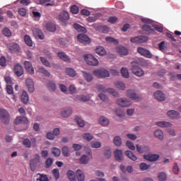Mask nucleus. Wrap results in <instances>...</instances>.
Returning <instances> with one entry per match:
<instances>
[{
  "mask_svg": "<svg viewBox=\"0 0 181 181\" xmlns=\"http://www.w3.org/2000/svg\"><path fill=\"white\" fill-rule=\"evenodd\" d=\"M173 172L175 173V175H179V166L176 163H174L173 164Z\"/></svg>",
  "mask_w": 181,
  "mask_h": 181,
  "instance_id": "69168bd1",
  "label": "nucleus"
},
{
  "mask_svg": "<svg viewBox=\"0 0 181 181\" xmlns=\"http://www.w3.org/2000/svg\"><path fill=\"white\" fill-rule=\"evenodd\" d=\"M113 142L116 146H121L122 144V142L121 141V137L119 136H117L114 138Z\"/></svg>",
  "mask_w": 181,
  "mask_h": 181,
  "instance_id": "c03bdc74",
  "label": "nucleus"
},
{
  "mask_svg": "<svg viewBox=\"0 0 181 181\" xmlns=\"http://www.w3.org/2000/svg\"><path fill=\"white\" fill-rule=\"evenodd\" d=\"M83 78L88 82V83H91L93 81V74L88 73V72H83Z\"/></svg>",
  "mask_w": 181,
  "mask_h": 181,
  "instance_id": "c85d7f7f",
  "label": "nucleus"
},
{
  "mask_svg": "<svg viewBox=\"0 0 181 181\" xmlns=\"http://www.w3.org/2000/svg\"><path fill=\"white\" fill-rule=\"evenodd\" d=\"M115 160L117 162H121L124 159V156L122 155V150H116L114 152Z\"/></svg>",
  "mask_w": 181,
  "mask_h": 181,
  "instance_id": "6ab92c4d",
  "label": "nucleus"
},
{
  "mask_svg": "<svg viewBox=\"0 0 181 181\" xmlns=\"http://www.w3.org/2000/svg\"><path fill=\"white\" fill-rule=\"evenodd\" d=\"M25 84L29 93H35V83L32 78H27Z\"/></svg>",
  "mask_w": 181,
  "mask_h": 181,
  "instance_id": "9b49d317",
  "label": "nucleus"
},
{
  "mask_svg": "<svg viewBox=\"0 0 181 181\" xmlns=\"http://www.w3.org/2000/svg\"><path fill=\"white\" fill-rule=\"evenodd\" d=\"M40 61L46 67H50V62L45 57H40Z\"/></svg>",
  "mask_w": 181,
  "mask_h": 181,
  "instance_id": "3c124183",
  "label": "nucleus"
},
{
  "mask_svg": "<svg viewBox=\"0 0 181 181\" xmlns=\"http://www.w3.org/2000/svg\"><path fill=\"white\" fill-rule=\"evenodd\" d=\"M58 57L63 60L64 62H66L67 63H70V57L67 56L64 52H58L57 53Z\"/></svg>",
  "mask_w": 181,
  "mask_h": 181,
  "instance_id": "5701e85b",
  "label": "nucleus"
},
{
  "mask_svg": "<svg viewBox=\"0 0 181 181\" xmlns=\"http://www.w3.org/2000/svg\"><path fill=\"white\" fill-rule=\"evenodd\" d=\"M127 146L129 148V149H131V151H135V146L134 145V143H132L130 141H127L126 142Z\"/></svg>",
  "mask_w": 181,
  "mask_h": 181,
  "instance_id": "680f3d73",
  "label": "nucleus"
},
{
  "mask_svg": "<svg viewBox=\"0 0 181 181\" xmlns=\"http://www.w3.org/2000/svg\"><path fill=\"white\" fill-rule=\"evenodd\" d=\"M47 88L50 91H54V90H56V84L52 81H49L47 83Z\"/></svg>",
  "mask_w": 181,
  "mask_h": 181,
  "instance_id": "5fc2aeb1",
  "label": "nucleus"
},
{
  "mask_svg": "<svg viewBox=\"0 0 181 181\" xmlns=\"http://www.w3.org/2000/svg\"><path fill=\"white\" fill-rule=\"evenodd\" d=\"M77 37L78 42L83 45H88L91 42V40L86 34H79Z\"/></svg>",
  "mask_w": 181,
  "mask_h": 181,
  "instance_id": "0eeeda50",
  "label": "nucleus"
},
{
  "mask_svg": "<svg viewBox=\"0 0 181 181\" xmlns=\"http://www.w3.org/2000/svg\"><path fill=\"white\" fill-rule=\"evenodd\" d=\"M37 176H39V177L37 178V181H49V177H47V175L37 173Z\"/></svg>",
  "mask_w": 181,
  "mask_h": 181,
  "instance_id": "a19ab883",
  "label": "nucleus"
},
{
  "mask_svg": "<svg viewBox=\"0 0 181 181\" xmlns=\"http://www.w3.org/2000/svg\"><path fill=\"white\" fill-rule=\"evenodd\" d=\"M95 88L98 90V93H107V89L103 85H97Z\"/></svg>",
  "mask_w": 181,
  "mask_h": 181,
  "instance_id": "de8ad7c7",
  "label": "nucleus"
},
{
  "mask_svg": "<svg viewBox=\"0 0 181 181\" xmlns=\"http://www.w3.org/2000/svg\"><path fill=\"white\" fill-rule=\"evenodd\" d=\"M76 100L86 103V101H90V97L88 95H80L76 97Z\"/></svg>",
  "mask_w": 181,
  "mask_h": 181,
  "instance_id": "f704fd0d",
  "label": "nucleus"
},
{
  "mask_svg": "<svg viewBox=\"0 0 181 181\" xmlns=\"http://www.w3.org/2000/svg\"><path fill=\"white\" fill-rule=\"evenodd\" d=\"M99 124L103 127H107V125H110V119L104 116H101L99 118Z\"/></svg>",
  "mask_w": 181,
  "mask_h": 181,
  "instance_id": "4be33fe9",
  "label": "nucleus"
},
{
  "mask_svg": "<svg viewBox=\"0 0 181 181\" xmlns=\"http://www.w3.org/2000/svg\"><path fill=\"white\" fill-rule=\"evenodd\" d=\"M52 165H53V159H52L51 158H47L45 161V167L47 168V169H49V168H50Z\"/></svg>",
  "mask_w": 181,
  "mask_h": 181,
  "instance_id": "4d7b16f0",
  "label": "nucleus"
},
{
  "mask_svg": "<svg viewBox=\"0 0 181 181\" xmlns=\"http://www.w3.org/2000/svg\"><path fill=\"white\" fill-rule=\"evenodd\" d=\"M98 97L100 100H101V101H103V103H108L109 101L108 96H107V95H105V93H99Z\"/></svg>",
  "mask_w": 181,
  "mask_h": 181,
  "instance_id": "79ce46f5",
  "label": "nucleus"
},
{
  "mask_svg": "<svg viewBox=\"0 0 181 181\" xmlns=\"http://www.w3.org/2000/svg\"><path fill=\"white\" fill-rule=\"evenodd\" d=\"M71 13L77 14L78 13V8L77 6L74 5L71 7Z\"/></svg>",
  "mask_w": 181,
  "mask_h": 181,
  "instance_id": "774afa93",
  "label": "nucleus"
},
{
  "mask_svg": "<svg viewBox=\"0 0 181 181\" xmlns=\"http://www.w3.org/2000/svg\"><path fill=\"white\" fill-rule=\"evenodd\" d=\"M166 179H168V176L166 175V173H165L164 172H161L159 173L160 181H165Z\"/></svg>",
  "mask_w": 181,
  "mask_h": 181,
  "instance_id": "bf43d9fd",
  "label": "nucleus"
},
{
  "mask_svg": "<svg viewBox=\"0 0 181 181\" xmlns=\"http://www.w3.org/2000/svg\"><path fill=\"white\" fill-rule=\"evenodd\" d=\"M9 50L11 51V53H19L21 52V47L18 44L14 43L9 47Z\"/></svg>",
  "mask_w": 181,
  "mask_h": 181,
  "instance_id": "b1692460",
  "label": "nucleus"
},
{
  "mask_svg": "<svg viewBox=\"0 0 181 181\" xmlns=\"http://www.w3.org/2000/svg\"><path fill=\"white\" fill-rule=\"evenodd\" d=\"M0 119L3 124H9V113L4 109H0Z\"/></svg>",
  "mask_w": 181,
  "mask_h": 181,
  "instance_id": "20e7f679",
  "label": "nucleus"
},
{
  "mask_svg": "<svg viewBox=\"0 0 181 181\" xmlns=\"http://www.w3.org/2000/svg\"><path fill=\"white\" fill-rule=\"evenodd\" d=\"M95 52L99 56H105L107 54V51H105V49L103 47H98L95 49Z\"/></svg>",
  "mask_w": 181,
  "mask_h": 181,
  "instance_id": "cd10ccee",
  "label": "nucleus"
},
{
  "mask_svg": "<svg viewBox=\"0 0 181 181\" xmlns=\"http://www.w3.org/2000/svg\"><path fill=\"white\" fill-rule=\"evenodd\" d=\"M2 33L3 35H4V36H6L7 37H11L12 36V33L11 32V30H9V28H4L2 30Z\"/></svg>",
  "mask_w": 181,
  "mask_h": 181,
  "instance_id": "8fccbe9b",
  "label": "nucleus"
},
{
  "mask_svg": "<svg viewBox=\"0 0 181 181\" xmlns=\"http://www.w3.org/2000/svg\"><path fill=\"white\" fill-rule=\"evenodd\" d=\"M69 13L67 11H63L59 14L58 19L60 22H66V21H69Z\"/></svg>",
  "mask_w": 181,
  "mask_h": 181,
  "instance_id": "a211bd4d",
  "label": "nucleus"
},
{
  "mask_svg": "<svg viewBox=\"0 0 181 181\" xmlns=\"http://www.w3.org/2000/svg\"><path fill=\"white\" fill-rule=\"evenodd\" d=\"M137 52L139 53V54L144 56V57H147L148 59H151V57H152V54L151 52L144 47H140L137 48Z\"/></svg>",
  "mask_w": 181,
  "mask_h": 181,
  "instance_id": "6e6552de",
  "label": "nucleus"
},
{
  "mask_svg": "<svg viewBox=\"0 0 181 181\" xmlns=\"http://www.w3.org/2000/svg\"><path fill=\"white\" fill-rule=\"evenodd\" d=\"M73 114V110L71 107H66L63 109V110L61 112V115L64 118H68V117H70Z\"/></svg>",
  "mask_w": 181,
  "mask_h": 181,
  "instance_id": "dca6fc26",
  "label": "nucleus"
},
{
  "mask_svg": "<svg viewBox=\"0 0 181 181\" xmlns=\"http://www.w3.org/2000/svg\"><path fill=\"white\" fill-rule=\"evenodd\" d=\"M107 90V92L109 93V94H111L114 97H119V94L118 92H117L114 88H109Z\"/></svg>",
  "mask_w": 181,
  "mask_h": 181,
  "instance_id": "a18cd8bd",
  "label": "nucleus"
},
{
  "mask_svg": "<svg viewBox=\"0 0 181 181\" xmlns=\"http://www.w3.org/2000/svg\"><path fill=\"white\" fill-rule=\"evenodd\" d=\"M23 145H24V146H26V148H30V146H32V143L30 142V140H29V139H25L23 141Z\"/></svg>",
  "mask_w": 181,
  "mask_h": 181,
  "instance_id": "e2e57ef3",
  "label": "nucleus"
},
{
  "mask_svg": "<svg viewBox=\"0 0 181 181\" xmlns=\"http://www.w3.org/2000/svg\"><path fill=\"white\" fill-rule=\"evenodd\" d=\"M141 170H148L151 168V165H148L146 163H141L139 165Z\"/></svg>",
  "mask_w": 181,
  "mask_h": 181,
  "instance_id": "09e8293b",
  "label": "nucleus"
},
{
  "mask_svg": "<svg viewBox=\"0 0 181 181\" xmlns=\"http://www.w3.org/2000/svg\"><path fill=\"white\" fill-rule=\"evenodd\" d=\"M33 35L35 37V39H40V40H43L45 39V34L42 32V30L39 28H34L33 30Z\"/></svg>",
  "mask_w": 181,
  "mask_h": 181,
  "instance_id": "9d476101",
  "label": "nucleus"
},
{
  "mask_svg": "<svg viewBox=\"0 0 181 181\" xmlns=\"http://www.w3.org/2000/svg\"><path fill=\"white\" fill-rule=\"evenodd\" d=\"M52 152L54 156L57 157H59L60 155H62V151H60V149L58 148H53Z\"/></svg>",
  "mask_w": 181,
  "mask_h": 181,
  "instance_id": "864d4df0",
  "label": "nucleus"
},
{
  "mask_svg": "<svg viewBox=\"0 0 181 181\" xmlns=\"http://www.w3.org/2000/svg\"><path fill=\"white\" fill-rule=\"evenodd\" d=\"M28 118L25 117H17L14 121L16 125H19V124H28Z\"/></svg>",
  "mask_w": 181,
  "mask_h": 181,
  "instance_id": "412c9836",
  "label": "nucleus"
},
{
  "mask_svg": "<svg viewBox=\"0 0 181 181\" xmlns=\"http://www.w3.org/2000/svg\"><path fill=\"white\" fill-rule=\"evenodd\" d=\"M74 28L76 29V30H77V32H82L83 33H86V32H87L86 28L81 26L80 24L78 23H74Z\"/></svg>",
  "mask_w": 181,
  "mask_h": 181,
  "instance_id": "2f4dec72",
  "label": "nucleus"
},
{
  "mask_svg": "<svg viewBox=\"0 0 181 181\" xmlns=\"http://www.w3.org/2000/svg\"><path fill=\"white\" fill-rule=\"evenodd\" d=\"M14 73L18 76V77H21L23 74V68L19 64H17L14 66Z\"/></svg>",
  "mask_w": 181,
  "mask_h": 181,
  "instance_id": "f3484780",
  "label": "nucleus"
},
{
  "mask_svg": "<svg viewBox=\"0 0 181 181\" xmlns=\"http://www.w3.org/2000/svg\"><path fill=\"white\" fill-rule=\"evenodd\" d=\"M93 74L96 77H98V78H104L110 76V71H108V70L104 68H102V69H96L93 71Z\"/></svg>",
  "mask_w": 181,
  "mask_h": 181,
  "instance_id": "7ed1b4c3",
  "label": "nucleus"
},
{
  "mask_svg": "<svg viewBox=\"0 0 181 181\" xmlns=\"http://www.w3.org/2000/svg\"><path fill=\"white\" fill-rule=\"evenodd\" d=\"M39 162H40V158H39V156L30 160V168L32 172H35V170H36V165H37V163H39Z\"/></svg>",
  "mask_w": 181,
  "mask_h": 181,
  "instance_id": "1a4fd4ad",
  "label": "nucleus"
},
{
  "mask_svg": "<svg viewBox=\"0 0 181 181\" xmlns=\"http://www.w3.org/2000/svg\"><path fill=\"white\" fill-rule=\"evenodd\" d=\"M24 66L25 70L30 73V74H33L35 73V69H33V66H32V63L30 62L25 61L24 62Z\"/></svg>",
  "mask_w": 181,
  "mask_h": 181,
  "instance_id": "aec40b11",
  "label": "nucleus"
},
{
  "mask_svg": "<svg viewBox=\"0 0 181 181\" xmlns=\"http://www.w3.org/2000/svg\"><path fill=\"white\" fill-rule=\"evenodd\" d=\"M83 139H85L86 141H91V139H93V135H91V134L90 133H86L83 135Z\"/></svg>",
  "mask_w": 181,
  "mask_h": 181,
  "instance_id": "052dcab7",
  "label": "nucleus"
},
{
  "mask_svg": "<svg viewBox=\"0 0 181 181\" xmlns=\"http://www.w3.org/2000/svg\"><path fill=\"white\" fill-rule=\"evenodd\" d=\"M90 146H91V148H101V142L93 141L90 143Z\"/></svg>",
  "mask_w": 181,
  "mask_h": 181,
  "instance_id": "6e6d98bb",
  "label": "nucleus"
},
{
  "mask_svg": "<svg viewBox=\"0 0 181 181\" xmlns=\"http://www.w3.org/2000/svg\"><path fill=\"white\" fill-rule=\"evenodd\" d=\"M142 22L144 23H147L144 24L142 26V30L146 32L147 35H149L151 33H154L155 30H157V32H159V25H153L152 26L149 25L148 23H151V20L148 18H143Z\"/></svg>",
  "mask_w": 181,
  "mask_h": 181,
  "instance_id": "f257e3e1",
  "label": "nucleus"
},
{
  "mask_svg": "<svg viewBox=\"0 0 181 181\" xmlns=\"http://www.w3.org/2000/svg\"><path fill=\"white\" fill-rule=\"evenodd\" d=\"M117 104H118V105L120 107H129V105L132 104V102L127 99L119 98L117 100Z\"/></svg>",
  "mask_w": 181,
  "mask_h": 181,
  "instance_id": "f8f14e48",
  "label": "nucleus"
},
{
  "mask_svg": "<svg viewBox=\"0 0 181 181\" xmlns=\"http://www.w3.org/2000/svg\"><path fill=\"white\" fill-rule=\"evenodd\" d=\"M117 52L121 56H127L128 54V49L125 48V47H118Z\"/></svg>",
  "mask_w": 181,
  "mask_h": 181,
  "instance_id": "bb28decb",
  "label": "nucleus"
},
{
  "mask_svg": "<svg viewBox=\"0 0 181 181\" xmlns=\"http://www.w3.org/2000/svg\"><path fill=\"white\" fill-rule=\"evenodd\" d=\"M85 62H86L87 64L89 66H98L99 62L95 57L93 56L91 54H85L83 56Z\"/></svg>",
  "mask_w": 181,
  "mask_h": 181,
  "instance_id": "f03ea898",
  "label": "nucleus"
},
{
  "mask_svg": "<svg viewBox=\"0 0 181 181\" xmlns=\"http://www.w3.org/2000/svg\"><path fill=\"white\" fill-rule=\"evenodd\" d=\"M52 172L53 176L55 177L56 180H57V179H59V177H60V173L59 171V169L54 168L52 170Z\"/></svg>",
  "mask_w": 181,
  "mask_h": 181,
  "instance_id": "603ef678",
  "label": "nucleus"
},
{
  "mask_svg": "<svg viewBox=\"0 0 181 181\" xmlns=\"http://www.w3.org/2000/svg\"><path fill=\"white\" fill-rule=\"evenodd\" d=\"M159 127H160L161 128H169L172 127V123L165 121L159 122Z\"/></svg>",
  "mask_w": 181,
  "mask_h": 181,
  "instance_id": "ea45409f",
  "label": "nucleus"
},
{
  "mask_svg": "<svg viewBox=\"0 0 181 181\" xmlns=\"http://www.w3.org/2000/svg\"><path fill=\"white\" fill-rule=\"evenodd\" d=\"M21 101L22 103H23V104H28V103H29V95H28V93L25 90H23L22 93Z\"/></svg>",
  "mask_w": 181,
  "mask_h": 181,
  "instance_id": "a878e982",
  "label": "nucleus"
},
{
  "mask_svg": "<svg viewBox=\"0 0 181 181\" xmlns=\"http://www.w3.org/2000/svg\"><path fill=\"white\" fill-rule=\"evenodd\" d=\"M76 176L78 181H84V173L81 170H76Z\"/></svg>",
  "mask_w": 181,
  "mask_h": 181,
  "instance_id": "4c0bfd02",
  "label": "nucleus"
},
{
  "mask_svg": "<svg viewBox=\"0 0 181 181\" xmlns=\"http://www.w3.org/2000/svg\"><path fill=\"white\" fill-rule=\"evenodd\" d=\"M103 155L105 159H110V158H111V155H112L111 148L110 147H105L103 151Z\"/></svg>",
  "mask_w": 181,
  "mask_h": 181,
  "instance_id": "393cba45",
  "label": "nucleus"
},
{
  "mask_svg": "<svg viewBox=\"0 0 181 181\" xmlns=\"http://www.w3.org/2000/svg\"><path fill=\"white\" fill-rule=\"evenodd\" d=\"M115 86L116 88H118V90H125V83H124L122 81L115 82Z\"/></svg>",
  "mask_w": 181,
  "mask_h": 181,
  "instance_id": "e433bc0d",
  "label": "nucleus"
},
{
  "mask_svg": "<svg viewBox=\"0 0 181 181\" xmlns=\"http://www.w3.org/2000/svg\"><path fill=\"white\" fill-rule=\"evenodd\" d=\"M39 73H41L42 74H44V76H46V77H50V73L49 71L46 70L45 68H39L38 69Z\"/></svg>",
  "mask_w": 181,
  "mask_h": 181,
  "instance_id": "49530a36",
  "label": "nucleus"
},
{
  "mask_svg": "<svg viewBox=\"0 0 181 181\" xmlns=\"http://www.w3.org/2000/svg\"><path fill=\"white\" fill-rule=\"evenodd\" d=\"M127 97H129V98H131V100H133L134 101H139V100H141V98L138 95H136L135 90H127Z\"/></svg>",
  "mask_w": 181,
  "mask_h": 181,
  "instance_id": "4468645a",
  "label": "nucleus"
},
{
  "mask_svg": "<svg viewBox=\"0 0 181 181\" xmlns=\"http://www.w3.org/2000/svg\"><path fill=\"white\" fill-rule=\"evenodd\" d=\"M91 159H93V153H91V150H89L88 156H86V154L83 155L79 159V162L82 165H87L88 161L91 160Z\"/></svg>",
  "mask_w": 181,
  "mask_h": 181,
  "instance_id": "423d86ee",
  "label": "nucleus"
},
{
  "mask_svg": "<svg viewBox=\"0 0 181 181\" xmlns=\"http://www.w3.org/2000/svg\"><path fill=\"white\" fill-rule=\"evenodd\" d=\"M132 71L134 76H136V77H143V76L145 74L144 69L137 65L132 66Z\"/></svg>",
  "mask_w": 181,
  "mask_h": 181,
  "instance_id": "39448f33",
  "label": "nucleus"
},
{
  "mask_svg": "<svg viewBox=\"0 0 181 181\" xmlns=\"http://www.w3.org/2000/svg\"><path fill=\"white\" fill-rule=\"evenodd\" d=\"M117 21H118V18L117 16H110L107 19V22L112 24L116 23Z\"/></svg>",
  "mask_w": 181,
  "mask_h": 181,
  "instance_id": "0e129e2a",
  "label": "nucleus"
},
{
  "mask_svg": "<svg viewBox=\"0 0 181 181\" xmlns=\"http://www.w3.org/2000/svg\"><path fill=\"white\" fill-rule=\"evenodd\" d=\"M75 121L78 125V127H81V128H83L84 125H86V122H84V120H83L81 118L78 117H75Z\"/></svg>",
  "mask_w": 181,
  "mask_h": 181,
  "instance_id": "58836bf2",
  "label": "nucleus"
},
{
  "mask_svg": "<svg viewBox=\"0 0 181 181\" xmlns=\"http://www.w3.org/2000/svg\"><path fill=\"white\" fill-rule=\"evenodd\" d=\"M144 158L148 162H156L159 159V155L158 154H147L144 156Z\"/></svg>",
  "mask_w": 181,
  "mask_h": 181,
  "instance_id": "2eb2a0df",
  "label": "nucleus"
},
{
  "mask_svg": "<svg viewBox=\"0 0 181 181\" xmlns=\"http://www.w3.org/2000/svg\"><path fill=\"white\" fill-rule=\"evenodd\" d=\"M167 115L171 119H179L180 118V113L175 110H169L167 112Z\"/></svg>",
  "mask_w": 181,
  "mask_h": 181,
  "instance_id": "ddd939ff",
  "label": "nucleus"
},
{
  "mask_svg": "<svg viewBox=\"0 0 181 181\" xmlns=\"http://www.w3.org/2000/svg\"><path fill=\"white\" fill-rule=\"evenodd\" d=\"M45 28L49 32H54L56 30V25L54 23H47L45 25Z\"/></svg>",
  "mask_w": 181,
  "mask_h": 181,
  "instance_id": "7c9ffc66",
  "label": "nucleus"
},
{
  "mask_svg": "<svg viewBox=\"0 0 181 181\" xmlns=\"http://www.w3.org/2000/svg\"><path fill=\"white\" fill-rule=\"evenodd\" d=\"M121 74L124 78H129V72L128 71V69L122 67L121 69Z\"/></svg>",
  "mask_w": 181,
  "mask_h": 181,
  "instance_id": "c9c22d12",
  "label": "nucleus"
},
{
  "mask_svg": "<svg viewBox=\"0 0 181 181\" xmlns=\"http://www.w3.org/2000/svg\"><path fill=\"white\" fill-rule=\"evenodd\" d=\"M67 176L70 181H76V173H74V172L73 170H69L67 172Z\"/></svg>",
  "mask_w": 181,
  "mask_h": 181,
  "instance_id": "72a5a7b5",
  "label": "nucleus"
},
{
  "mask_svg": "<svg viewBox=\"0 0 181 181\" xmlns=\"http://www.w3.org/2000/svg\"><path fill=\"white\" fill-rule=\"evenodd\" d=\"M62 153L64 156H70V152L69 151V147L67 146H64L62 148Z\"/></svg>",
  "mask_w": 181,
  "mask_h": 181,
  "instance_id": "13d9d810",
  "label": "nucleus"
},
{
  "mask_svg": "<svg viewBox=\"0 0 181 181\" xmlns=\"http://www.w3.org/2000/svg\"><path fill=\"white\" fill-rule=\"evenodd\" d=\"M66 74L69 76L70 77H76V71L71 68H67L66 70Z\"/></svg>",
  "mask_w": 181,
  "mask_h": 181,
  "instance_id": "37998d69",
  "label": "nucleus"
},
{
  "mask_svg": "<svg viewBox=\"0 0 181 181\" xmlns=\"http://www.w3.org/2000/svg\"><path fill=\"white\" fill-rule=\"evenodd\" d=\"M124 153L126 156H127V158H129L132 160L135 161L136 160V159H138V158H136V156H135V154H134V153H132V151H126Z\"/></svg>",
  "mask_w": 181,
  "mask_h": 181,
  "instance_id": "c756f323",
  "label": "nucleus"
},
{
  "mask_svg": "<svg viewBox=\"0 0 181 181\" xmlns=\"http://www.w3.org/2000/svg\"><path fill=\"white\" fill-rule=\"evenodd\" d=\"M0 66H1V67H5V66H6V58H5V57H1L0 58Z\"/></svg>",
  "mask_w": 181,
  "mask_h": 181,
  "instance_id": "338daca9",
  "label": "nucleus"
},
{
  "mask_svg": "<svg viewBox=\"0 0 181 181\" xmlns=\"http://www.w3.org/2000/svg\"><path fill=\"white\" fill-rule=\"evenodd\" d=\"M24 41L27 46H29L30 47H32V46H33V42L32 41V38H30V36L28 35H25Z\"/></svg>",
  "mask_w": 181,
  "mask_h": 181,
  "instance_id": "473e14b6",
  "label": "nucleus"
}]
</instances>
